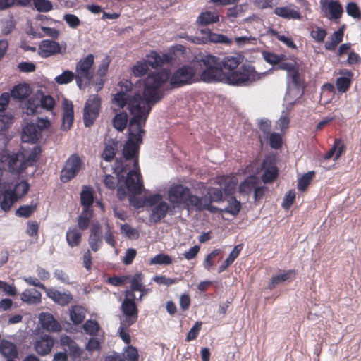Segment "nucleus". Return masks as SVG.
<instances>
[{
	"label": "nucleus",
	"mask_w": 361,
	"mask_h": 361,
	"mask_svg": "<svg viewBox=\"0 0 361 361\" xmlns=\"http://www.w3.org/2000/svg\"><path fill=\"white\" fill-rule=\"evenodd\" d=\"M169 77L170 73L166 69L149 74L145 80L144 98L138 94L133 97L130 95L132 83L127 80L119 82L121 90L114 94L113 104L119 108L127 106L132 118L129 122L128 140L123 149V160H116L114 167L116 177L105 175L103 182L111 190L118 184V197L121 200L128 192L140 194L143 189L137 157L144 134L142 127L145 124L152 106L161 98L160 88Z\"/></svg>",
	"instance_id": "obj_1"
},
{
	"label": "nucleus",
	"mask_w": 361,
	"mask_h": 361,
	"mask_svg": "<svg viewBox=\"0 0 361 361\" xmlns=\"http://www.w3.org/2000/svg\"><path fill=\"white\" fill-rule=\"evenodd\" d=\"M168 198L174 208L183 205L188 210L214 211V208L209 207L210 201L207 196L200 197L193 195L188 187L180 184L173 185L170 187L168 190Z\"/></svg>",
	"instance_id": "obj_2"
},
{
	"label": "nucleus",
	"mask_w": 361,
	"mask_h": 361,
	"mask_svg": "<svg viewBox=\"0 0 361 361\" xmlns=\"http://www.w3.org/2000/svg\"><path fill=\"white\" fill-rule=\"evenodd\" d=\"M265 73H257L250 65H243L235 71L226 73V84L235 86H247L260 80Z\"/></svg>",
	"instance_id": "obj_3"
},
{
	"label": "nucleus",
	"mask_w": 361,
	"mask_h": 361,
	"mask_svg": "<svg viewBox=\"0 0 361 361\" xmlns=\"http://www.w3.org/2000/svg\"><path fill=\"white\" fill-rule=\"evenodd\" d=\"M205 68L200 75V78L206 82H221L226 84V74L221 68L220 61L218 58L207 55L202 59Z\"/></svg>",
	"instance_id": "obj_4"
},
{
	"label": "nucleus",
	"mask_w": 361,
	"mask_h": 361,
	"mask_svg": "<svg viewBox=\"0 0 361 361\" xmlns=\"http://www.w3.org/2000/svg\"><path fill=\"white\" fill-rule=\"evenodd\" d=\"M144 205L150 207L149 219L157 223L164 218L169 209V204L160 194H153L145 197Z\"/></svg>",
	"instance_id": "obj_5"
},
{
	"label": "nucleus",
	"mask_w": 361,
	"mask_h": 361,
	"mask_svg": "<svg viewBox=\"0 0 361 361\" xmlns=\"http://www.w3.org/2000/svg\"><path fill=\"white\" fill-rule=\"evenodd\" d=\"M94 63V56L88 54L85 58L80 59L76 64L75 80L77 85L82 90L87 83H90L93 77L92 66Z\"/></svg>",
	"instance_id": "obj_6"
},
{
	"label": "nucleus",
	"mask_w": 361,
	"mask_h": 361,
	"mask_svg": "<svg viewBox=\"0 0 361 361\" xmlns=\"http://www.w3.org/2000/svg\"><path fill=\"white\" fill-rule=\"evenodd\" d=\"M100 106V98L95 94L90 95L84 107L83 121L85 126L93 124L99 115Z\"/></svg>",
	"instance_id": "obj_7"
},
{
	"label": "nucleus",
	"mask_w": 361,
	"mask_h": 361,
	"mask_svg": "<svg viewBox=\"0 0 361 361\" xmlns=\"http://www.w3.org/2000/svg\"><path fill=\"white\" fill-rule=\"evenodd\" d=\"M135 299L134 293L126 291V296L122 302L121 307L123 314L126 317L125 322L127 324V326L133 324L137 318V310L134 302Z\"/></svg>",
	"instance_id": "obj_8"
},
{
	"label": "nucleus",
	"mask_w": 361,
	"mask_h": 361,
	"mask_svg": "<svg viewBox=\"0 0 361 361\" xmlns=\"http://www.w3.org/2000/svg\"><path fill=\"white\" fill-rule=\"evenodd\" d=\"M1 161L2 163L6 164L9 170L13 173H19L28 166L23 154H4Z\"/></svg>",
	"instance_id": "obj_9"
},
{
	"label": "nucleus",
	"mask_w": 361,
	"mask_h": 361,
	"mask_svg": "<svg viewBox=\"0 0 361 361\" xmlns=\"http://www.w3.org/2000/svg\"><path fill=\"white\" fill-rule=\"evenodd\" d=\"M81 168V161L77 154H72L67 160L66 165L61 171V180L68 182L79 172Z\"/></svg>",
	"instance_id": "obj_10"
},
{
	"label": "nucleus",
	"mask_w": 361,
	"mask_h": 361,
	"mask_svg": "<svg viewBox=\"0 0 361 361\" xmlns=\"http://www.w3.org/2000/svg\"><path fill=\"white\" fill-rule=\"evenodd\" d=\"M18 201L16 196L8 183L0 184V207L4 212L10 210L11 207Z\"/></svg>",
	"instance_id": "obj_11"
},
{
	"label": "nucleus",
	"mask_w": 361,
	"mask_h": 361,
	"mask_svg": "<svg viewBox=\"0 0 361 361\" xmlns=\"http://www.w3.org/2000/svg\"><path fill=\"white\" fill-rule=\"evenodd\" d=\"M195 71L190 66H183L178 69L171 78L172 85H182L190 82L194 76Z\"/></svg>",
	"instance_id": "obj_12"
},
{
	"label": "nucleus",
	"mask_w": 361,
	"mask_h": 361,
	"mask_svg": "<svg viewBox=\"0 0 361 361\" xmlns=\"http://www.w3.org/2000/svg\"><path fill=\"white\" fill-rule=\"evenodd\" d=\"M320 5L323 10L328 11V18L337 20L342 16L343 8L338 0H320Z\"/></svg>",
	"instance_id": "obj_13"
},
{
	"label": "nucleus",
	"mask_w": 361,
	"mask_h": 361,
	"mask_svg": "<svg viewBox=\"0 0 361 361\" xmlns=\"http://www.w3.org/2000/svg\"><path fill=\"white\" fill-rule=\"evenodd\" d=\"M274 13L276 16L288 20H300L302 18L299 8L293 4H289L285 6L276 7Z\"/></svg>",
	"instance_id": "obj_14"
},
{
	"label": "nucleus",
	"mask_w": 361,
	"mask_h": 361,
	"mask_svg": "<svg viewBox=\"0 0 361 361\" xmlns=\"http://www.w3.org/2000/svg\"><path fill=\"white\" fill-rule=\"evenodd\" d=\"M55 344V339L49 335H43L36 339L34 343V349L41 356L51 353Z\"/></svg>",
	"instance_id": "obj_15"
},
{
	"label": "nucleus",
	"mask_w": 361,
	"mask_h": 361,
	"mask_svg": "<svg viewBox=\"0 0 361 361\" xmlns=\"http://www.w3.org/2000/svg\"><path fill=\"white\" fill-rule=\"evenodd\" d=\"M39 321L42 329L47 331L59 332L62 329L61 324L49 312H42L39 314Z\"/></svg>",
	"instance_id": "obj_16"
},
{
	"label": "nucleus",
	"mask_w": 361,
	"mask_h": 361,
	"mask_svg": "<svg viewBox=\"0 0 361 361\" xmlns=\"http://www.w3.org/2000/svg\"><path fill=\"white\" fill-rule=\"evenodd\" d=\"M61 47L60 44L52 40L44 39L39 46V54L44 58L61 53Z\"/></svg>",
	"instance_id": "obj_17"
},
{
	"label": "nucleus",
	"mask_w": 361,
	"mask_h": 361,
	"mask_svg": "<svg viewBox=\"0 0 361 361\" xmlns=\"http://www.w3.org/2000/svg\"><path fill=\"white\" fill-rule=\"evenodd\" d=\"M45 293L49 298L61 306L68 305L73 300V295L68 291L61 292L54 288H47Z\"/></svg>",
	"instance_id": "obj_18"
},
{
	"label": "nucleus",
	"mask_w": 361,
	"mask_h": 361,
	"mask_svg": "<svg viewBox=\"0 0 361 361\" xmlns=\"http://www.w3.org/2000/svg\"><path fill=\"white\" fill-rule=\"evenodd\" d=\"M102 232L99 224H95L91 229V233L89 236L88 243L91 250L97 252L102 245Z\"/></svg>",
	"instance_id": "obj_19"
},
{
	"label": "nucleus",
	"mask_w": 361,
	"mask_h": 361,
	"mask_svg": "<svg viewBox=\"0 0 361 361\" xmlns=\"http://www.w3.org/2000/svg\"><path fill=\"white\" fill-rule=\"evenodd\" d=\"M40 136L39 130L33 123H27L23 128L21 139L23 142L34 143Z\"/></svg>",
	"instance_id": "obj_20"
},
{
	"label": "nucleus",
	"mask_w": 361,
	"mask_h": 361,
	"mask_svg": "<svg viewBox=\"0 0 361 361\" xmlns=\"http://www.w3.org/2000/svg\"><path fill=\"white\" fill-rule=\"evenodd\" d=\"M60 345L64 349L65 352L68 351L71 355L74 358H78L80 356V348L71 337L66 335H62L60 337Z\"/></svg>",
	"instance_id": "obj_21"
},
{
	"label": "nucleus",
	"mask_w": 361,
	"mask_h": 361,
	"mask_svg": "<svg viewBox=\"0 0 361 361\" xmlns=\"http://www.w3.org/2000/svg\"><path fill=\"white\" fill-rule=\"evenodd\" d=\"M63 118L61 128L63 130H68L73 121V105L72 102L65 99L63 103Z\"/></svg>",
	"instance_id": "obj_22"
},
{
	"label": "nucleus",
	"mask_w": 361,
	"mask_h": 361,
	"mask_svg": "<svg viewBox=\"0 0 361 361\" xmlns=\"http://www.w3.org/2000/svg\"><path fill=\"white\" fill-rule=\"evenodd\" d=\"M243 61V56L238 54L224 57L220 61V63L221 68H224L226 71V73H231L238 68L239 65L242 63Z\"/></svg>",
	"instance_id": "obj_23"
},
{
	"label": "nucleus",
	"mask_w": 361,
	"mask_h": 361,
	"mask_svg": "<svg viewBox=\"0 0 361 361\" xmlns=\"http://www.w3.org/2000/svg\"><path fill=\"white\" fill-rule=\"evenodd\" d=\"M40 92H38L29 98L25 104V112L27 115H36L41 113Z\"/></svg>",
	"instance_id": "obj_24"
},
{
	"label": "nucleus",
	"mask_w": 361,
	"mask_h": 361,
	"mask_svg": "<svg viewBox=\"0 0 361 361\" xmlns=\"http://www.w3.org/2000/svg\"><path fill=\"white\" fill-rule=\"evenodd\" d=\"M294 270L284 271L282 273L273 276L270 283L268 285V288L270 290L274 288L276 286L283 284L286 281L291 280L295 276Z\"/></svg>",
	"instance_id": "obj_25"
},
{
	"label": "nucleus",
	"mask_w": 361,
	"mask_h": 361,
	"mask_svg": "<svg viewBox=\"0 0 361 361\" xmlns=\"http://www.w3.org/2000/svg\"><path fill=\"white\" fill-rule=\"evenodd\" d=\"M42 295L39 291L35 288L25 290L22 293L20 298L23 302L28 305H37L41 302Z\"/></svg>",
	"instance_id": "obj_26"
},
{
	"label": "nucleus",
	"mask_w": 361,
	"mask_h": 361,
	"mask_svg": "<svg viewBox=\"0 0 361 361\" xmlns=\"http://www.w3.org/2000/svg\"><path fill=\"white\" fill-rule=\"evenodd\" d=\"M219 183L221 187H224V190L226 194L231 195L235 190L238 180L235 176L221 177Z\"/></svg>",
	"instance_id": "obj_27"
},
{
	"label": "nucleus",
	"mask_w": 361,
	"mask_h": 361,
	"mask_svg": "<svg viewBox=\"0 0 361 361\" xmlns=\"http://www.w3.org/2000/svg\"><path fill=\"white\" fill-rule=\"evenodd\" d=\"M219 20V15L215 11L202 12L197 18L198 25L205 26Z\"/></svg>",
	"instance_id": "obj_28"
},
{
	"label": "nucleus",
	"mask_w": 361,
	"mask_h": 361,
	"mask_svg": "<svg viewBox=\"0 0 361 361\" xmlns=\"http://www.w3.org/2000/svg\"><path fill=\"white\" fill-rule=\"evenodd\" d=\"M31 91L27 84H18L11 90V96L14 99L21 101L30 95Z\"/></svg>",
	"instance_id": "obj_29"
},
{
	"label": "nucleus",
	"mask_w": 361,
	"mask_h": 361,
	"mask_svg": "<svg viewBox=\"0 0 361 361\" xmlns=\"http://www.w3.org/2000/svg\"><path fill=\"white\" fill-rule=\"evenodd\" d=\"M86 310L80 305H74L70 310V319L75 324H79L83 322L85 318Z\"/></svg>",
	"instance_id": "obj_30"
},
{
	"label": "nucleus",
	"mask_w": 361,
	"mask_h": 361,
	"mask_svg": "<svg viewBox=\"0 0 361 361\" xmlns=\"http://www.w3.org/2000/svg\"><path fill=\"white\" fill-rule=\"evenodd\" d=\"M66 240L68 245L71 247H77L81 241V233L75 227L70 228L66 231Z\"/></svg>",
	"instance_id": "obj_31"
},
{
	"label": "nucleus",
	"mask_w": 361,
	"mask_h": 361,
	"mask_svg": "<svg viewBox=\"0 0 361 361\" xmlns=\"http://www.w3.org/2000/svg\"><path fill=\"white\" fill-rule=\"evenodd\" d=\"M345 145L341 140H335L334 146L324 156L325 159L333 158L334 160L338 159L343 154Z\"/></svg>",
	"instance_id": "obj_32"
},
{
	"label": "nucleus",
	"mask_w": 361,
	"mask_h": 361,
	"mask_svg": "<svg viewBox=\"0 0 361 361\" xmlns=\"http://www.w3.org/2000/svg\"><path fill=\"white\" fill-rule=\"evenodd\" d=\"M259 182L258 178L255 176L248 177L240 185L239 192L242 195L249 194L257 185Z\"/></svg>",
	"instance_id": "obj_33"
},
{
	"label": "nucleus",
	"mask_w": 361,
	"mask_h": 361,
	"mask_svg": "<svg viewBox=\"0 0 361 361\" xmlns=\"http://www.w3.org/2000/svg\"><path fill=\"white\" fill-rule=\"evenodd\" d=\"M343 37V28L341 27L337 31L334 32L333 35L328 39L325 43V48L328 50H334L339 44Z\"/></svg>",
	"instance_id": "obj_34"
},
{
	"label": "nucleus",
	"mask_w": 361,
	"mask_h": 361,
	"mask_svg": "<svg viewBox=\"0 0 361 361\" xmlns=\"http://www.w3.org/2000/svg\"><path fill=\"white\" fill-rule=\"evenodd\" d=\"M146 57L147 60L145 61L148 65H150L152 68L160 66L165 61L168 60V56L166 55H163L161 56L156 51H151L146 56Z\"/></svg>",
	"instance_id": "obj_35"
},
{
	"label": "nucleus",
	"mask_w": 361,
	"mask_h": 361,
	"mask_svg": "<svg viewBox=\"0 0 361 361\" xmlns=\"http://www.w3.org/2000/svg\"><path fill=\"white\" fill-rule=\"evenodd\" d=\"M80 199L83 209H91L94 200L92 190L89 187H84L80 193Z\"/></svg>",
	"instance_id": "obj_36"
},
{
	"label": "nucleus",
	"mask_w": 361,
	"mask_h": 361,
	"mask_svg": "<svg viewBox=\"0 0 361 361\" xmlns=\"http://www.w3.org/2000/svg\"><path fill=\"white\" fill-rule=\"evenodd\" d=\"M0 352L6 357H14L17 354L16 345L12 342L4 340L0 343Z\"/></svg>",
	"instance_id": "obj_37"
},
{
	"label": "nucleus",
	"mask_w": 361,
	"mask_h": 361,
	"mask_svg": "<svg viewBox=\"0 0 361 361\" xmlns=\"http://www.w3.org/2000/svg\"><path fill=\"white\" fill-rule=\"evenodd\" d=\"M267 35L271 37H272V36L276 37L279 41L283 42L284 44H286L289 48L296 49V45L293 42L292 39L286 35L281 34L272 28H269L267 30Z\"/></svg>",
	"instance_id": "obj_38"
},
{
	"label": "nucleus",
	"mask_w": 361,
	"mask_h": 361,
	"mask_svg": "<svg viewBox=\"0 0 361 361\" xmlns=\"http://www.w3.org/2000/svg\"><path fill=\"white\" fill-rule=\"evenodd\" d=\"M93 211L92 209H83L81 214L78 217V226L81 230L87 228L90 220L92 217Z\"/></svg>",
	"instance_id": "obj_39"
},
{
	"label": "nucleus",
	"mask_w": 361,
	"mask_h": 361,
	"mask_svg": "<svg viewBox=\"0 0 361 361\" xmlns=\"http://www.w3.org/2000/svg\"><path fill=\"white\" fill-rule=\"evenodd\" d=\"M242 249L241 245H238L235 246L233 250L229 254L228 258L224 261V262L219 267V272L221 273L224 271L230 264H231L234 260L238 257Z\"/></svg>",
	"instance_id": "obj_40"
},
{
	"label": "nucleus",
	"mask_w": 361,
	"mask_h": 361,
	"mask_svg": "<svg viewBox=\"0 0 361 361\" xmlns=\"http://www.w3.org/2000/svg\"><path fill=\"white\" fill-rule=\"evenodd\" d=\"M127 122L128 115L124 112L116 114L113 119L114 127L121 132H122L126 128Z\"/></svg>",
	"instance_id": "obj_41"
},
{
	"label": "nucleus",
	"mask_w": 361,
	"mask_h": 361,
	"mask_svg": "<svg viewBox=\"0 0 361 361\" xmlns=\"http://www.w3.org/2000/svg\"><path fill=\"white\" fill-rule=\"evenodd\" d=\"M148 63L145 60L138 61L131 68L132 74L135 77H142L148 71Z\"/></svg>",
	"instance_id": "obj_42"
},
{
	"label": "nucleus",
	"mask_w": 361,
	"mask_h": 361,
	"mask_svg": "<svg viewBox=\"0 0 361 361\" xmlns=\"http://www.w3.org/2000/svg\"><path fill=\"white\" fill-rule=\"evenodd\" d=\"M241 209V204L235 198L231 197L228 200V206L224 209H221V212H226L232 215H237Z\"/></svg>",
	"instance_id": "obj_43"
},
{
	"label": "nucleus",
	"mask_w": 361,
	"mask_h": 361,
	"mask_svg": "<svg viewBox=\"0 0 361 361\" xmlns=\"http://www.w3.org/2000/svg\"><path fill=\"white\" fill-rule=\"evenodd\" d=\"M208 195L209 197H207L209 200V207L214 208V211H210L211 212H215L218 210L216 207L212 206V202H220L222 200V192L221 189L211 188L208 190Z\"/></svg>",
	"instance_id": "obj_44"
},
{
	"label": "nucleus",
	"mask_w": 361,
	"mask_h": 361,
	"mask_svg": "<svg viewBox=\"0 0 361 361\" xmlns=\"http://www.w3.org/2000/svg\"><path fill=\"white\" fill-rule=\"evenodd\" d=\"M130 292L134 293L135 291H139L142 287L143 275L141 273H137L133 276H130Z\"/></svg>",
	"instance_id": "obj_45"
},
{
	"label": "nucleus",
	"mask_w": 361,
	"mask_h": 361,
	"mask_svg": "<svg viewBox=\"0 0 361 361\" xmlns=\"http://www.w3.org/2000/svg\"><path fill=\"white\" fill-rule=\"evenodd\" d=\"M117 151V146L116 144L114 142H111L107 144L105 146V148L104 149L102 157L106 161H111Z\"/></svg>",
	"instance_id": "obj_46"
},
{
	"label": "nucleus",
	"mask_w": 361,
	"mask_h": 361,
	"mask_svg": "<svg viewBox=\"0 0 361 361\" xmlns=\"http://www.w3.org/2000/svg\"><path fill=\"white\" fill-rule=\"evenodd\" d=\"M149 263L156 265H169L172 263V259L168 255L161 253L152 257Z\"/></svg>",
	"instance_id": "obj_47"
},
{
	"label": "nucleus",
	"mask_w": 361,
	"mask_h": 361,
	"mask_svg": "<svg viewBox=\"0 0 361 361\" xmlns=\"http://www.w3.org/2000/svg\"><path fill=\"white\" fill-rule=\"evenodd\" d=\"M314 176V171H309L302 176L298 180V189L300 191H305L310 185Z\"/></svg>",
	"instance_id": "obj_48"
},
{
	"label": "nucleus",
	"mask_w": 361,
	"mask_h": 361,
	"mask_svg": "<svg viewBox=\"0 0 361 361\" xmlns=\"http://www.w3.org/2000/svg\"><path fill=\"white\" fill-rule=\"evenodd\" d=\"M28 189L29 184L26 181L23 180L15 185L13 194L16 195V198L18 200L27 192Z\"/></svg>",
	"instance_id": "obj_49"
},
{
	"label": "nucleus",
	"mask_w": 361,
	"mask_h": 361,
	"mask_svg": "<svg viewBox=\"0 0 361 361\" xmlns=\"http://www.w3.org/2000/svg\"><path fill=\"white\" fill-rule=\"evenodd\" d=\"M278 170L274 165H271L265 168L262 176V180L264 183H269L274 180L277 176Z\"/></svg>",
	"instance_id": "obj_50"
},
{
	"label": "nucleus",
	"mask_w": 361,
	"mask_h": 361,
	"mask_svg": "<svg viewBox=\"0 0 361 361\" xmlns=\"http://www.w3.org/2000/svg\"><path fill=\"white\" fill-rule=\"evenodd\" d=\"M208 39L209 42L213 43H222L225 44H230L232 43V40L227 36L211 32L208 34Z\"/></svg>",
	"instance_id": "obj_51"
},
{
	"label": "nucleus",
	"mask_w": 361,
	"mask_h": 361,
	"mask_svg": "<svg viewBox=\"0 0 361 361\" xmlns=\"http://www.w3.org/2000/svg\"><path fill=\"white\" fill-rule=\"evenodd\" d=\"M40 99H42L40 102L41 109L52 111L55 105V101L52 97L40 93Z\"/></svg>",
	"instance_id": "obj_52"
},
{
	"label": "nucleus",
	"mask_w": 361,
	"mask_h": 361,
	"mask_svg": "<svg viewBox=\"0 0 361 361\" xmlns=\"http://www.w3.org/2000/svg\"><path fill=\"white\" fill-rule=\"evenodd\" d=\"M73 78L74 73L72 71H65L55 78V81L59 85H66L73 81Z\"/></svg>",
	"instance_id": "obj_53"
},
{
	"label": "nucleus",
	"mask_w": 361,
	"mask_h": 361,
	"mask_svg": "<svg viewBox=\"0 0 361 361\" xmlns=\"http://www.w3.org/2000/svg\"><path fill=\"white\" fill-rule=\"evenodd\" d=\"M235 44L238 47H245L247 45H254L257 42V39L251 35L236 37L234 39Z\"/></svg>",
	"instance_id": "obj_54"
},
{
	"label": "nucleus",
	"mask_w": 361,
	"mask_h": 361,
	"mask_svg": "<svg viewBox=\"0 0 361 361\" xmlns=\"http://www.w3.org/2000/svg\"><path fill=\"white\" fill-rule=\"evenodd\" d=\"M345 11L347 14L353 18H360L361 17L360 10L357 4L355 2L347 4Z\"/></svg>",
	"instance_id": "obj_55"
},
{
	"label": "nucleus",
	"mask_w": 361,
	"mask_h": 361,
	"mask_svg": "<svg viewBox=\"0 0 361 361\" xmlns=\"http://www.w3.org/2000/svg\"><path fill=\"white\" fill-rule=\"evenodd\" d=\"M84 331L90 335H96L99 331V326L97 322L93 320H87L83 325Z\"/></svg>",
	"instance_id": "obj_56"
},
{
	"label": "nucleus",
	"mask_w": 361,
	"mask_h": 361,
	"mask_svg": "<svg viewBox=\"0 0 361 361\" xmlns=\"http://www.w3.org/2000/svg\"><path fill=\"white\" fill-rule=\"evenodd\" d=\"M33 4L40 12H48L52 9V4L49 0H33Z\"/></svg>",
	"instance_id": "obj_57"
},
{
	"label": "nucleus",
	"mask_w": 361,
	"mask_h": 361,
	"mask_svg": "<svg viewBox=\"0 0 361 361\" xmlns=\"http://www.w3.org/2000/svg\"><path fill=\"white\" fill-rule=\"evenodd\" d=\"M12 121V116L11 114H0V131L2 132L1 135L4 136L3 133L11 124Z\"/></svg>",
	"instance_id": "obj_58"
},
{
	"label": "nucleus",
	"mask_w": 361,
	"mask_h": 361,
	"mask_svg": "<svg viewBox=\"0 0 361 361\" xmlns=\"http://www.w3.org/2000/svg\"><path fill=\"white\" fill-rule=\"evenodd\" d=\"M310 35L316 42H322L324 41L326 35V32L325 31V30L321 27H315L310 32Z\"/></svg>",
	"instance_id": "obj_59"
},
{
	"label": "nucleus",
	"mask_w": 361,
	"mask_h": 361,
	"mask_svg": "<svg viewBox=\"0 0 361 361\" xmlns=\"http://www.w3.org/2000/svg\"><path fill=\"white\" fill-rule=\"evenodd\" d=\"M245 12V6L240 4L228 9L227 16L229 18H235L241 16Z\"/></svg>",
	"instance_id": "obj_60"
},
{
	"label": "nucleus",
	"mask_w": 361,
	"mask_h": 361,
	"mask_svg": "<svg viewBox=\"0 0 361 361\" xmlns=\"http://www.w3.org/2000/svg\"><path fill=\"white\" fill-rule=\"evenodd\" d=\"M125 357L128 361H138L137 349L132 345H128L125 349Z\"/></svg>",
	"instance_id": "obj_61"
},
{
	"label": "nucleus",
	"mask_w": 361,
	"mask_h": 361,
	"mask_svg": "<svg viewBox=\"0 0 361 361\" xmlns=\"http://www.w3.org/2000/svg\"><path fill=\"white\" fill-rule=\"evenodd\" d=\"M350 80L346 77H341L336 80V87L339 92H345L349 88Z\"/></svg>",
	"instance_id": "obj_62"
},
{
	"label": "nucleus",
	"mask_w": 361,
	"mask_h": 361,
	"mask_svg": "<svg viewBox=\"0 0 361 361\" xmlns=\"http://www.w3.org/2000/svg\"><path fill=\"white\" fill-rule=\"evenodd\" d=\"M41 153V149L40 147L36 146L35 147L31 153L29 154L27 159H25V161L27 162V166H32L37 161L38 159L39 155Z\"/></svg>",
	"instance_id": "obj_63"
},
{
	"label": "nucleus",
	"mask_w": 361,
	"mask_h": 361,
	"mask_svg": "<svg viewBox=\"0 0 361 361\" xmlns=\"http://www.w3.org/2000/svg\"><path fill=\"white\" fill-rule=\"evenodd\" d=\"M202 323L201 322H197L194 326L189 331L187 336V341H190L195 339L201 329Z\"/></svg>",
	"instance_id": "obj_64"
}]
</instances>
